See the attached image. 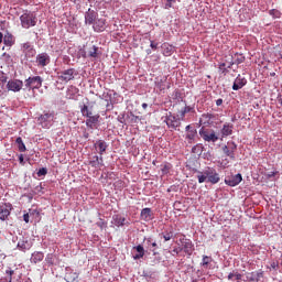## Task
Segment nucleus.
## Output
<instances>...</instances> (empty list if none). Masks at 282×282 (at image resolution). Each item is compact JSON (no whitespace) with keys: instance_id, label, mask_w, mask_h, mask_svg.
I'll use <instances>...</instances> for the list:
<instances>
[{"instance_id":"61","label":"nucleus","mask_w":282,"mask_h":282,"mask_svg":"<svg viewBox=\"0 0 282 282\" xmlns=\"http://www.w3.org/2000/svg\"><path fill=\"white\" fill-rule=\"evenodd\" d=\"M270 76H276V73H271Z\"/></svg>"},{"instance_id":"53","label":"nucleus","mask_w":282,"mask_h":282,"mask_svg":"<svg viewBox=\"0 0 282 282\" xmlns=\"http://www.w3.org/2000/svg\"><path fill=\"white\" fill-rule=\"evenodd\" d=\"M235 274L236 272H231L228 274V281H232V279H235Z\"/></svg>"},{"instance_id":"30","label":"nucleus","mask_w":282,"mask_h":282,"mask_svg":"<svg viewBox=\"0 0 282 282\" xmlns=\"http://www.w3.org/2000/svg\"><path fill=\"white\" fill-rule=\"evenodd\" d=\"M15 144H18L20 153H25L28 151V148H25V143H23V139L21 137L15 139Z\"/></svg>"},{"instance_id":"34","label":"nucleus","mask_w":282,"mask_h":282,"mask_svg":"<svg viewBox=\"0 0 282 282\" xmlns=\"http://www.w3.org/2000/svg\"><path fill=\"white\" fill-rule=\"evenodd\" d=\"M1 61L6 63V65H11L12 63V55L10 53H3L1 55Z\"/></svg>"},{"instance_id":"46","label":"nucleus","mask_w":282,"mask_h":282,"mask_svg":"<svg viewBox=\"0 0 282 282\" xmlns=\"http://www.w3.org/2000/svg\"><path fill=\"white\" fill-rule=\"evenodd\" d=\"M76 279H78V274H76V273H74V278L73 279H69V275H66L67 282H74V281H76Z\"/></svg>"},{"instance_id":"37","label":"nucleus","mask_w":282,"mask_h":282,"mask_svg":"<svg viewBox=\"0 0 282 282\" xmlns=\"http://www.w3.org/2000/svg\"><path fill=\"white\" fill-rule=\"evenodd\" d=\"M269 14L273 17V19H281V11L276 9H272L269 11Z\"/></svg>"},{"instance_id":"32","label":"nucleus","mask_w":282,"mask_h":282,"mask_svg":"<svg viewBox=\"0 0 282 282\" xmlns=\"http://www.w3.org/2000/svg\"><path fill=\"white\" fill-rule=\"evenodd\" d=\"M95 147L99 149V154L102 155L107 151V143L102 140H99L95 143Z\"/></svg>"},{"instance_id":"58","label":"nucleus","mask_w":282,"mask_h":282,"mask_svg":"<svg viewBox=\"0 0 282 282\" xmlns=\"http://www.w3.org/2000/svg\"><path fill=\"white\" fill-rule=\"evenodd\" d=\"M147 107H149L148 104H142V108H143V109H147Z\"/></svg>"},{"instance_id":"12","label":"nucleus","mask_w":282,"mask_h":282,"mask_svg":"<svg viewBox=\"0 0 282 282\" xmlns=\"http://www.w3.org/2000/svg\"><path fill=\"white\" fill-rule=\"evenodd\" d=\"M247 84L248 79H246V77H241V75H238L234 82L232 89L234 91H239V89L246 87Z\"/></svg>"},{"instance_id":"48","label":"nucleus","mask_w":282,"mask_h":282,"mask_svg":"<svg viewBox=\"0 0 282 282\" xmlns=\"http://www.w3.org/2000/svg\"><path fill=\"white\" fill-rule=\"evenodd\" d=\"M169 169H171L170 165H164V167L162 169L163 175H166V173H169Z\"/></svg>"},{"instance_id":"11","label":"nucleus","mask_w":282,"mask_h":282,"mask_svg":"<svg viewBox=\"0 0 282 282\" xmlns=\"http://www.w3.org/2000/svg\"><path fill=\"white\" fill-rule=\"evenodd\" d=\"M243 177L241 176V174H236V175H231V176H227L225 178V184H227V186H239V184H241Z\"/></svg>"},{"instance_id":"8","label":"nucleus","mask_w":282,"mask_h":282,"mask_svg":"<svg viewBox=\"0 0 282 282\" xmlns=\"http://www.w3.org/2000/svg\"><path fill=\"white\" fill-rule=\"evenodd\" d=\"M8 91H14V94L21 91L23 89V80L21 79H10L7 83Z\"/></svg>"},{"instance_id":"42","label":"nucleus","mask_w":282,"mask_h":282,"mask_svg":"<svg viewBox=\"0 0 282 282\" xmlns=\"http://www.w3.org/2000/svg\"><path fill=\"white\" fill-rule=\"evenodd\" d=\"M172 237H173V231L163 234L164 241H171Z\"/></svg>"},{"instance_id":"10","label":"nucleus","mask_w":282,"mask_h":282,"mask_svg":"<svg viewBox=\"0 0 282 282\" xmlns=\"http://www.w3.org/2000/svg\"><path fill=\"white\" fill-rule=\"evenodd\" d=\"M12 210V205L8 203L0 204V219L1 221H6L8 217H10V213Z\"/></svg>"},{"instance_id":"29","label":"nucleus","mask_w":282,"mask_h":282,"mask_svg":"<svg viewBox=\"0 0 282 282\" xmlns=\"http://www.w3.org/2000/svg\"><path fill=\"white\" fill-rule=\"evenodd\" d=\"M79 89L76 86H69L67 90V96L70 100L76 98V94H78Z\"/></svg>"},{"instance_id":"20","label":"nucleus","mask_w":282,"mask_h":282,"mask_svg":"<svg viewBox=\"0 0 282 282\" xmlns=\"http://www.w3.org/2000/svg\"><path fill=\"white\" fill-rule=\"evenodd\" d=\"M17 248H19L22 252H25L32 248V241L25 239L19 240Z\"/></svg>"},{"instance_id":"57","label":"nucleus","mask_w":282,"mask_h":282,"mask_svg":"<svg viewBox=\"0 0 282 282\" xmlns=\"http://www.w3.org/2000/svg\"><path fill=\"white\" fill-rule=\"evenodd\" d=\"M276 265H279L276 262H273V263H271V268H276Z\"/></svg>"},{"instance_id":"9","label":"nucleus","mask_w":282,"mask_h":282,"mask_svg":"<svg viewBox=\"0 0 282 282\" xmlns=\"http://www.w3.org/2000/svg\"><path fill=\"white\" fill-rule=\"evenodd\" d=\"M232 65H235V61L232 59V56H230L228 59H225L219 64L218 69L220 74L226 76L228 74V69H230Z\"/></svg>"},{"instance_id":"40","label":"nucleus","mask_w":282,"mask_h":282,"mask_svg":"<svg viewBox=\"0 0 282 282\" xmlns=\"http://www.w3.org/2000/svg\"><path fill=\"white\" fill-rule=\"evenodd\" d=\"M191 111H193V108H191V106H185L183 110H181V117L184 118V116H186V113H191Z\"/></svg>"},{"instance_id":"47","label":"nucleus","mask_w":282,"mask_h":282,"mask_svg":"<svg viewBox=\"0 0 282 282\" xmlns=\"http://www.w3.org/2000/svg\"><path fill=\"white\" fill-rule=\"evenodd\" d=\"M19 162L22 166H25V159L23 158V154H20Z\"/></svg>"},{"instance_id":"4","label":"nucleus","mask_w":282,"mask_h":282,"mask_svg":"<svg viewBox=\"0 0 282 282\" xmlns=\"http://www.w3.org/2000/svg\"><path fill=\"white\" fill-rule=\"evenodd\" d=\"M24 83L25 89H29V91L31 89L34 91V89H41V87H43V78L41 76L29 77Z\"/></svg>"},{"instance_id":"43","label":"nucleus","mask_w":282,"mask_h":282,"mask_svg":"<svg viewBox=\"0 0 282 282\" xmlns=\"http://www.w3.org/2000/svg\"><path fill=\"white\" fill-rule=\"evenodd\" d=\"M163 3H165V8H172L175 0H163Z\"/></svg>"},{"instance_id":"24","label":"nucleus","mask_w":282,"mask_h":282,"mask_svg":"<svg viewBox=\"0 0 282 282\" xmlns=\"http://www.w3.org/2000/svg\"><path fill=\"white\" fill-rule=\"evenodd\" d=\"M102 162V156L95 155L90 161V166H93L94 169H100L101 166H105V163Z\"/></svg>"},{"instance_id":"16","label":"nucleus","mask_w":282,"mask_h":282,"mask_svg":"<svg viewBox=\"0 0 282 282\" xmlns=\"http://www.w3.org/2000/svg\"><path fill=\"white\" fill-rule=\"evenodd\" d=\"M98 122H100V115L96 113L93 117H88V119H86V127L88 129H94Z\"/></svg>"},{"instance_id":"22","label":"nucleus","mask_w":282,"mask_h":282,"mask_svg":"<svg viewBox=\"0 0 282 282\" xmlns=\"http://www.w3.org/2000/svg\"><path fill=\"white\" fill-rule=\"evenodd\" d=\"M105 25H106V20L99 19L94 22L93 28L95 32H105Z\"/></svg>"},{"instance_id":"35","label":"nucleus","mask_w":282,"mask_h":282,"mask_svg":"<svg viewBox=\"0 0 282 282\" xmlns=\"http://www.w3.org/2000/svg\"><path fill=\"white\" fill-rule=\"evenodd\" d=\"M88 56H90L91 58H97L98 57V47L93 46L88 53Z\"/></svg>"},{"instance_id":"14","label":"nucleus","mask_w":282,"mask_h":282,"mask_svg":"<svg viewBox=\"0 0 282 282\" xmlns=\"http://www.w3.org/2000/svg\"><path fill=\"white\" fill-rule=\"evenodd\" d=\"M96 17H98V13L91 9H88V11L85 13L86 25H94V23H96Z\"/></svg>"},{"instance_id":"55","label":"nucleus","mask_w":282,"mask_h":282,"mask_svg":"<svg viewBox=\"0 0 282 282\" xmlns=\"http://www.w3.org/2000/svg\"><path fill=\"white\" fill-rule=\"evenodd\" d=\"M274 175H276V172H270L269 174H267L268 180H270L271 177H274Z\"/></svg>"},{"instance_id":"25","label":"nucleus","mask_w":282,"mask_h":282,"mask_svg":"<svg viewBox=\"0 0 282 282\" xmlns=\"http://www.w3.org/2000/svg\"><path fill=\"white\" fill-rule=\"evenodd\" d=\"M45 259V254L41 251H35L31 256V263H41Z\"/></svg>"},{"instance_id":"33","label":"nucleus","mask_w":282,"mask_h":282,"mask_svg":"<svg viewBox=\"0 0 282 282\" xmlns=\"http://www.w3.org/2000/svg\"><path fill=\"white\" fill-rule=\"evenodd\" d=\"M192 153H194V155H202V153H204V147L202 144H196L192 148Z\"/></svg>"},{"instance_id":"15","label":"nucleus","mask_w":282,"mask_h":282,"mask_svg":"<svg viewBox=\"0 0 282 282\" xmlns=\"http://www.w3.org/2000/svg\"><path fill=\"white\" fill-rule=\"evenodd\" d=\"M36 63L40 67L50 65V55L47 53H41L36 56Z\"/></svg>"},{"instance_id":"51","label":"nucleus","mask_w":282,"mask_h":282,"mask_svg":"<svg viewBox=\"0 0 282 282\" xmlns=\"http://www.w3.org/2000/svg\"><path fill=\"white\" fill-rule=\"evenodd\" d=\"M241 278H242L241 273H239V272L235 273L236 281H241Z\"/></svg>"},{"instance_id":"13","label":"nucleus","mask_w":282,"mask_h":282,"mask_svg":"<svg viewBox=\"0 0 282 282\" xmlns=\"http://www.w3.org/2000/svg\"><path fill=\"white\" fill-rule=\"evenodd\" d=\"M22 52L23 54H25V56H29V58H32L36 54V50H34L30 42H25L22 44Z\"/></svg>"},{"instance_id":"31","label":"nucleus","mask_w":282,"mask_h":282,"mask_svg":"<svg viewBox=\"0 0 282 282\" xmlns=\"http://www.w3.org/2000/svg\"><path fill=\"white\" fill-rule=\"evenodd\" d=\"M186 129V140H195V135H197V130L191 129V126H187Z\"/></svg>"},{"instance_id":"26","label":"nucleus","mask_w":282,"mask_h":282,"mask_svg":"<svg viewBox=\"0 0 282 282\" xmlns=\"http://www.w3.org/2000/svg\"><path fill=\"white\" fill-rule=\"evenodd\" d=\"M80 113L86 119L94 117V111H91V108L87 105H83L80 107Z\"/></svg>"},{"instance_id":"18","label":"nucleus","mask_w":282,"mask_h":282,"mask_svg":"<svg viewBox=\"0 0 282 282\" xmlns=\"http://www.w3.org/2000/svg\"><path fill=\"white\" fill-rule=\"evenodd\" d=\"M200 268L203 270H212L213 269V257L203 256Z\"/></svg>"},{"instance_id":"28","label":"nucleus","mask_w":282,"mask_h":282,"mask_svg":"<svg viewBox=\"0 0 282 282\" xmlns=\"http://www.w3.org/2000/svg\"><path fill=\"white\" fill-rule=\"evenodd\" d=\"M235 149H237V145H234V148H228V145H224L223 147V152L225 153V155H227V158H231L232 160H235Z\"/></svg>"},{"instance_id":"36","label":"nucleus","mask_w":282,"mask_h":282,"mask_svg":"<svg viewBox=\"0 0 282 282\" xmlns=\"http://www.w3.org/2000/svg\"><path fill=\"white\" fill-rule=\"evenodd\" d=\"M124 221H127V218L120 217V216H117L116 219H115V224L118 227L124 226Z\"/></svg>"},{"instance_id":"39","label":"nucleus","mask_w":282,"mask_h":282,"mask_svg":"<svg viewBox=\"0 0 282 282\" xmlns=\"http://www.w3.org/2000/svg\"><path fill=\"white\" fill-rule=\"evenodd\" d=\"M197 177H198V183L199 184H204V182H208V177L206 176V171H204Z\"/></svg>"},{"instance_id":"19","label":"nucleus","mask_w":282,"mask_h":282,"mask_svg":"<svg viewBox=\"0 0 282 282\" xmlns=\"http://www.w3.org/2000/svg\"><path fill=\"white\" fill-rule=\"evenodd\" d=\"M3 44L6 45V47H12L14 45V43H17V39L14 37V35H12V33H7L3 37H2Z\"/></svg>"},{"instance_id":"60","label":"nucleus","mask_w":282,"mask_h":282,"mask_svg":"<svg viewBox=\"0 0 282 282\" xmlns=\"http://www.w3.org/2000/svg\"><path fill=\"white\" fill-rule=\"evenodd\" d=\"M278 56H279L280 58H282V51H279V52H278Z\"/></svg>"},{"instance_id":"17","label":"nucleus","mask_w":282,"mask_h":282,"mask_svg":"<svg viewBox=\"0 0 282 282\" xmlns=\"http://www.w3.org/2000/svg\"><path fill=\"white\" fill-rule=\"evenodd\" d=\"M140 218L142 221H151L153 219V210L149 207L143 208L141 210Z\"/></svg>"},{"instance_id":"56","label":"nucleus","mask_w":282,"mask_h":282,"mask_svg":"<svg viewBox=\"0 0 282 282\" xmlns=\"http://www.w3.org/2000/svg\"><path fill=\"white\" fill-rule=\"evenodd\" d=\"M3 43V33L0 32V45Z\"/></svg>"},{"instance_id":"41","label":"nucleus","mask_w":282,"mask_h":282,"mask_svg":"<svg viewBox=\"0 0 282 282\" xmlns=\"http://www.w3.org/2000/svg\"><path fill=\"white\" fill-rule=\"evenodd\" d=\"M167 127L175 131V129H177V121H173L171 119H167Z\"/></svg>"},{"instance_id":"49","label":"nucleus","mask_w":282,"mask_h":282,"mask_svg":"<svg viewBox=\"0 0 282 282\" xmlns=\"http://www.w3.org/2000/svg\"><path fill=\"white\" fill-rule=\"evenodd\" d=\"M23 219H24L25 224H30V214H24Z\"/></svg>"},{"instance_id":"45","label":"nucleus","mask_w":282,"mask_h":282,"mask_svg":"<svg viewBox=\"0 0 282 282\" xmlns=\"http://www.w3.org/2000/svg\"><path fill=\"white\" fill-rule=\"evenodd\" d=\"M6 274L9 275V282H12V276L14 275V270H7Z\"/></svg>"},{"instance_id":"54","label":"nucleus","mask_w":282,"mask_h":282,"mask_svg":"<svg viewBox=\"0 0 282 282\" xmlns=\"http://www.w3.org/2000/svg\"><path fill=\"white\" fill-rule=\"evenodd\" d=\"M150 46L153 48V50H158V43L151 41V44Z\"/></svg>"},{"instance_id":"21","label":"nucleus","mask_w":282,"mask_h":282,"mask_svg":"<svg viewBox=\"0 0 282 282\" xmlns=\"http://www.w3.org/2000/svg\"><path fill=\"white\" fill-rule=\"evenodd\" d=\"M215 119V115L213 113H203L199 119V124H212L213 120Z\"/></svg>"},{"instance_id":"5","label":"nucleus","mask_w":282,"mask_h":282,"mask_svg":"<svg viewBox=\"0 0 282 282\" xmlns=\"http://www.w3.org/2000/svg\"><path fill=\"white\" fill-rule=\"evenodd\" d=\"M205 175L209 184H219V182H221L219 173H217V170H215L214 167H207L205 170Z\"/></svg>"},{"instance_id":"38","label":"nucleus","mask_w":282,"mask_h":282,"mask_svg":"<svg viewBox=\"0 0 282 282\" xmlns=\"http://www.w3.org/2000/svg\"><path fill=\"white\" fill-rule=\"evenodd\" d=\"M237 58L234 62V65L236 63V65H241V63H243L246 61V57L241 54H236Z\"/></svg>"},{"instance_id":"7","label":"nucleus","mask_w":282,"mask_h":282,"mask_svg":"<svg viewBox=\"0 0 282 282\" xmlns=\"http://www.w3.org/2000/svg\"><path fill=\"white\" fill-rule=\"evenodd\" d=\"M75 74H76V69L68 68V69L62 70L61 73H58L57 78L62 83H69V80H74Z\"/></svg>"},{"instance_id":"6","label":"nucleus","mask_w":282,"mask_h":282,"mask_svg":"<svg viewBox=\"0 0 282 282\" xmlns=\"http://www.w3.org/2000/svg\"><path fill=\"white\" fill-rule=\"evenodd\" d=\"M178 252H185V254H191L193 252V242L189 239H186L184 236L180 238Z\"/></svg>"},{"instance_id":"23","label":"nucleus","mask_w":282,"mask_h":282,"mask_svg":"<svg viewBox=\"0 0 282 282\" xmlns=\"http://www.w3.org/2000/svg\"><path fill=\"white\" fill-rule=\"evenodd\" d=\"M232 129L234 126L231 123H225L223 126V129L220 130L223 138H228V135H232Z\"/></svg>"},{"instance_id":"3","label":"nucleus","mask_w":282,"mask_h":282,"mask_svg":"<svg viewBox=\"0 0 282 282\" xmlns=\"http://www.w3.org/2000/svg\"><path fill=\"white\" fill-rule=\"evenodd\" d=\"M37 122L42 129H50L54 122V112L44 111L43 115L37 118Z\"/></svg>"},{"instance_id":"44","label":"nucleus","mask_w":282,"mask_h":282,"mask_svg":"<svg viewBox=\"0 0 282 282\" xmlns=\"http://www.w3.org/2000/svg\"><path fill=\"white\" fill-rule=\"evenodd\" d=\"M47 173V170L45 167H42L37 172V177H43Z\"/></svg>"},{"instance_id":"50","label":"nucleus","mask_w":282,"mask_h":282,"mask_svg":"<svg viewBox=\"0 0 282 282\" xmlns=\"http://www.w3.org/2000/svg\"><path fill=\"white\" fill-rule=\"evenodd\" d=\"M217 107H221L224 105V99L219 98L216 100Z\"/></svg>"},{"instance_id":"59","label":"nucleus","mask_w":282,"mask_h":282,"mask_svg":"<svg viewBox=\"0 0 282 282\" xmlns=\"http://www.w3.org/2000/svg\"><path fill=\"white\" fill-rule=\"evenodd\" d=\"M152 248H158V243L156 242H152Z\"/></svg>"},{"instance_id":"1","label":"nucleus","mask_w":282,"mask_h":282,"mask_svg":"<svg viewBox=\"0 0 282 282\" xmlns=\"http://www.w3.org/2000/svg\"><path fill=\"white\" fill-rule=\"evenodd\" d=\"M21 25L24 30H30V28H34L39 21L36 18V13L32 11H25L20 17Z\"/></svg>"},{"instance_id":"52","label":"nucleus","mask_w":282,"mask_h":282,"mask_svg":"<svg viewBox=\"0 0 282 282\" xmlns=\"http://www.w3.org/2000/svg\"><path fill=\"white\" fill-rule=\"evenodd\" d=\"M0 80H1V83H8V76L2 75V76L0 77Z\"/></svg>"},{"instance_id":"27","label":"nucleus","mask_w":282,"mask_h":282,"mask_svg":"<svg viewBox=\"0 0 282 282\" xmlns=\"http://www.w3.org/2000/svg\"><path fill=\"white\" fill-rule=\"evenodd\" d=\"M134 250H137V254L133 256V259L135 261H138L139 259H143L144 258V247H142V245H139L137 247H133Z\"/></svg>"},{"instance_id":"2","label":"nucleus","mask_w":282,"mask_h":282,"mask_svg":"<svg viewBox=\"0 0 282 282\" xmlns=\"http://www.w3.org/2000/svg\"><path fill=\"white\" fill-rule=\"evenodd\" d=\"M200 138L204 140V142H217L219 140V137L213 129L204 128L202 127L198 131Z\"/></svg>"}]
</instances>
